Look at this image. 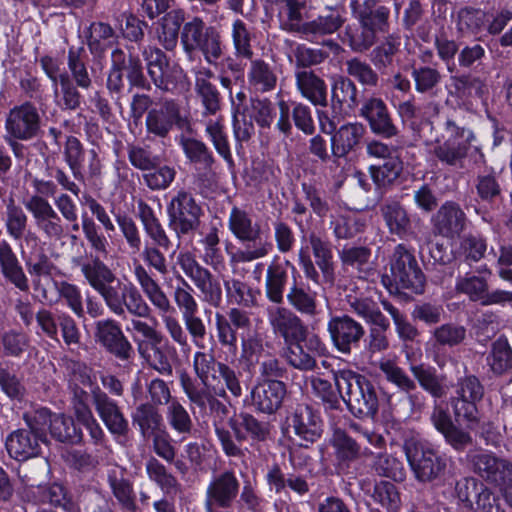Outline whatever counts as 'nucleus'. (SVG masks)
Segmentation results:
<instances>
[{
	"instance_id": "62",
	"label": "nucleus",
	"mask_w": 512,
	"mask_h": 512,
	"mask_svg": "<svg viewBox=\"0 0 512 512\" xmlns=\"http://www.w3.org/2000/svg\"><path fill=\"white\" fill-rule=\"evenodd\" d=\"M402 170L403 162L397 156L388 157L383 164L370 167L371 177L378 187L393 184L399 178Z\"/></svg>"
},
{
	"instance_id": "55",
	"label": "nucleus",
	"mask_w": 512,
	"mask_h": 512,
	"mask_svg": "<svg viewBox=\"0 0 512 512\" xmlns=\"http://www.w3.org/2000/svg\"><path fill=\"white\" fill-rule=\"evenodd\" d=\"M108 483L121 508L127 512H135L137 506L131 482L113 470L108 475Z\"/></svg>"
},
{
	"instance_id": "30",
	"label": "nucleus",
	"mask_w": 512,
	"mask_h": 512,
	"mask_svg": "<svg viewBox=\"0 0 512 512\" xmlns=\"http://www.w3.org/2000/svg\"><path fill=\"white\" fill-rule=\"evenodd\" d=\"M285 395L286 386L278 380L259 383L251 391L253 406L266 414L276 412L281 407Z\"/></svg>"
},
{
	"instance_id": "4",
	"label": "nucleus",
	"mask_w": 512,
	"mask_h": 512,
	"mask_svg": "<svg viewBox=\"0 0 512 512\" xmlns=\"http://www.w3.org/2000/svg\"><path fill=\"white\" fill-rule=\"evenodd\" d=\"M179 380L181 388L190 403L196 405L210 417L224 453L230 457L242 456L243 451L234 442L231 432L225 427L227 419H230L227 405L220 401L218 396L211 394L209 390L201 388L200 384L188 373H181Z\"/></svg>"
},
{
	"instance_id": "64",
	"label": "nucleus",
	"mask_w": 512,
	"mask_h": 512,
	"mask_svg": "<svg viewBox=\"0 0 512 512\" xmlns=\"http://www.w3.org/2000/svg\"><path fill=\"white\" fill-rule=\"evenodd\" d=\"M487 363L496 374H502L512 368V349L504 338L493 342Z\"/></svg>"
},
{
	"instance_id": "53",
	"label": "nucleus",
	"mask_w": 512,
	"mask_h": 512,
	"mask_svg": "<svg viewBox=\"0 0 512 512\" xmlns=\"http://www.w3.org/2000/svg\"><path fill=\"white\" fill-rule=\"evenodd\" d=\"M231 38L234 47V55L237 58L252 59V41L254 33L243 20L237 18L232 22Z\"/></svg>"
},
{
	"instance_id": "26",
	"label": "nucleus",
	"mask_w": 512,
	"mask_h": 512,
	"mask_svg": "<svg viewBox=\"0 0 512 512\" xmlns=\"http://www.w3.org/2000/svg\"><path fill=\"white\" fill-rule=\"evenodd\" d=\"M467 222L465 212L453 201L444 202L431 217L434 234L451 240L460 236Z\"/></svg>"
},
{
	"instance_id": "44",
	"label": "nucleus",
	"mask_w": 512,
	"mask_h": 512,
	"mask_svg": "<svg viewBox=\"0 0 512 512\" xmlns=\"http://www.w3.org/2000/svg\"><path fill=\"white\" fill-rule=\"evenodd\" d=\"M286 298L289 305L302 315L316 318L322 312L317 292L311 291L303 285L293 284L289 288Z\"/></svg>"
},
{
	"instance_id": "1",
	"label": "nucleus",
	"mask_w": 512,
	"mask_h": 512,
	"mask_svg": "<svg viewBox=\"0 0 512 512\" xmlns=\"http://www.w3.org/2000/svg\"><path fill=\"white\" fill-rule=\"evenodd\" d=\"M82 229L91 248L98 254L87 259L83 256L73 257V267L80 269L85 282L103 299L107 308L117 316L126 313L136 318H147L151 314V307L141 292L132 283H123L113 270L106 265L100 256L108 254V241L98 231L92 220L84 219Z\"/></svg>"
},
{
	"instance_id": "58",
	"label": "nucleus",
	"mask_w": 512,
	"mask_h": 512,
	"mask_svg": "<svg viewBox=\"0 0 512 512\" xmlns=\"http://www.w3.org/2000/svg\"><path fill=\"white\" fill-rule=\"evenodd\" d=\"M377 0H355L354 4L357 6H364V8H354V13L358 21H362V17L367 18L369 27L374 30V33L384 32L387 26L389 10L386 7H378L372 10V6Z\"/></svg>"
},
{
	"instance_id": "48",
	"label": "nucleus",
	"mask_w": 512,
	"mask_h": 512,
	"mask_svg": "<svg viewBox=\"0 0 512 512\" xmlns=\"http://www.w3.org/2000/svg\"><path fill=\"white\" fill-rule=\"evenodd\" d=\"M371 250L364 246H345L339 251V259L343 267L357 270L359 278H367L372 269Z\"/></svg>"
},
{
	"instance_id": "49",
	"label": "nucleus",
	"mask_w": 512,
	"mask_h": 512,
	"mask_svg": "<svg viewBox=\"0 0 512 512\" xmlns=\"http://www.w3.org/2000/svg\"><path fill=\"white\" fill-rule=\"evenodd\" d=\"M311 385L315 394L321 398L324 408L332 420L340 418L342 399L339 391L334 390L330 381L319 376L311 377Z\"/></svg>"
},
{
	"instance_id": "42",
	"label": "nucleus",
	"mask_w": 512,
	"mask_h": 512,
	"mask_svg": "<svg viewBox=\"0 0 512 512\" xmlns=\"http://www.w3.org/2000/svg\"><path fill=\"white\" fill-rule=\"evenodd\" d=\"M137 209V215L143 229L152 243L165 250L169 249L171 241L160 220L156 217L154 210L143 200L138 201Z\"/></svg>"
},
{
	"instance_id": "2",
	"label": "nucleus",
	"mask_w": 512,
	"mask_h": 512,
	"mask_svg": "<svg viewBox=\"0 0 512 512\" xmlns=\"http://www.w3.org/2000/svg\"><path fill=\"white\" fill-rule=\"evenodd\" d=\"M133 275L144 297L157 312L171 341L179 347L180 352L188 357L192 351L185 325L176 317V308L168 294L152 274L140 263H134Z\"/></svg>"
},
{
	"instance_id": "60",
	"label": "nucleus",
	"mask_w": 512,
	"mask_h": 512,
	"mask_svg": "<svg viewBox=\"0 0 512 512\" xmlns=\"http://www.w3.org/2000/svg\"><path fill=\"white\" fill-rule=\"evenodd\" d=\"M371 468L380 477L390 478L394 481L405 479L403 463L388 453H378L372 461Z\"/></svg>"
},
{
	"instance_id": "34",
	"label": "nucleus",
	"mask_w": 512,
	"mask_h": 512,
	"mask_svg": "<svg viewBox=\"0 0 512 512\" xmlns=\"http://www.w3.org/2000/svg\"><path fill=\"white\" fill-rule=\"evenodd\" d=\"M0 270L4 279L21 292H28L29 280L17 255L7 241L0 243Z\"/></svg>"
},
{
	"instance_id": "51",
	"label": "nucleus",
	"mask_w": 512,
	"mask_h": 512,
	"mask_svg": "<svg viewBox=\"0 0 512 512\" xmlns=\"http://www.w3.org/2000/svg\"><path fill=\"white\" fill-rule=\"evenodd\" d=\"M160 342L138 341L137 351L139 355L156 371L162 375L172 373V365Z\"/></svg>"
},
{
	"instance_id": "12",
	"label": "nucleus",
	"mask_w": 512,
	"mask_h": 512,
	"mask_svg": "<svg viewBox=\"0 0 512 512\" xmlns=\"http://www.w3.org/2000/svg\"><path fill=\"white\" fill-rule=\"evenodd\" d=\"M24 420L27 426H31L36 431H47L50 435L60 442L79 443L83 439L80 430L75 426L71 417L64 414L51 413L47 408H39L31 413L24 414Z\"/></svg>"
},
{
	"instance_id": "23",
	"label": "nucleus",
	"mask_w": 512,
	"mask_h": 512,
	"mask_svg": "<svg viewBox=\"0 0 512 512\" xmlns=\"http://www.w3.org/2000/svg\"><path fill=\"white\" fill-rule=\"evenodd\" d=\"M240 483L233 471H224L215 476L205 492L204 508L213 512V508H229L239 493Z\"/></svg>"
},
{
	"instance_id": "19",
	"label": "nucleus",
	"mask_w": 512,
	"mask_h": 512,
	"mask_svg": "<svg viewBox=\"0 0 512 512\" xmlns=\"http://www.w3.org/2000/svg\"><path fill=\"white\" fill-rule=\"evenodd\" d=\"M41 117L36 106L24 102L9 110L5 119V133L29 141L35 138L40 131Z\"/></svg>"
},
{
	"instance_id": "33",
	"label": "nucleus",
	"mask_w": 512,
	"mask_h": 512,
	"mask_svg": "<svg viewBox=\"0 0 512 512\" xmlns=\"http://www.w3.org/2000/svg\"><path fill=\"white\" fill-rule=\"evenodd\" d=\"M344 22L341 11L330 8L316 18L305 22L301 36L307 41L317 42L319 38L337 32Z\"/></svg>"
},
{
	"instance_id": "18",
	"label": "nucleus",
	"mask_w": 512,
	"mask_h": 512,
	"mask_svg": "<svg viewBox=\"0 0 512 512\" xmlns=\"http://www.w3.org/2000/svg\"><path fill=\"white\" fill-rule=\"evenodd\" d=\"M142 54L154 85L163 91L173 90L183 76L181 67L170 63L164 52L156 47H145Z\"/></svg>"
},
{
	"instance_id": "37",
	"label": "nucleus",
	"mask_w": 512,
	"mask_h": 512,
	"mask_svg": "<svg viewBox=\"0 0 512 512\" xmlns=\"http://www.w3.org/2000/svg\"><path fill=\"white\" fill-rule=\"evenodd\" d=\"M296 87L300 94L315 106H326L327 86L323 79L311 70L295 71Z\"/></svg>"
},
{
	"instance_id": "14",
	"label": "nucleus",
	"mask_w": 512,
	"mask_h": 512,
	"mask_svg": "<svg viewBox=\"0 0 512 512\" xmlns=\"http://www.w3.org/2000/svg\"><path fill=\"white\" fill-rule=\"evenodd\" d=\"M177 263L184 274L200 291L203 301L217 307L222 301V288L220 282L205 267L199 264L190 252H181L177 256Z\"/></svg>"
},
{
	"instance_id": "22",
	"label": "nucleus",
	"mask_w": 512,
	"mask_h": 512,
	"mask_svg": "<svg viewBox=\"0 0 512 512\" xmlns=\"http://www.w3.org/2000/svg\"><path fill=\"white\" fill-rule=\"evenodd\" d=\"M48 443L44 432L36 431L31 426L12 431L5 440L9 456L17 461H26L41 453L42 445Z\"/></svg>"
},
{
	"instance_id": "36",
	"label": "nucleus",
	"mask_w": 512,
	"mask_h": 512,
	"mask_svg": "<svg viewBox=\"0 0 512 512\" xmlns=\"http://www.w3.org/2000/svg\"><path fill=\"white\" fill-rule=\"evenodd\" d=\"M365 132V126L359 122H350L340 126L330 139L333 156L345 157L360 143Z\"/></svg>"
},
{
	"instance_id": "61",
	"label": "nucleus",
	"mask_w": 512,
	"mask_h": 512,
	"mask_svg": "<svg viewBox=\"0 0 512 512\" xmlns=\"http://www.w3.org/2000/svg\"><path fill=\"white\" fill-rule=\"evenodd\" d=\"M56 104L61 110H76L81 105V95L67 74L60 76V82L54 86Z\"/></svg>"
},
{
	"instance_id": "39",
	"label": "nucleus",
	"mask_w": 512,
	"mask_h": 512,
	"mask_svg": "<svg viewBox=\"0 0 512 512\" xmlns=\"http://www.w3.org/2000/svg\"><path fill=\"white\" fill-rule=\"evenodd\" d=\"M203 388L209 390L211 394H215V396L223 399H227V391L235 398L242 395V387L238 374L225 363L218 365L216 373L211 377L206 387Z\"/></svg>"
},
{
	"instance_id": "17",
	"label": "nucleus",
	"mask_w": 512,
	"mask_h": 512,
	"mask_svg": "<svg viewBox=\"0 0 512 512\" xmlns=\"http://www.w3.org/2000/svg\"><path fill=\"white\" fill-rule=\"evenodd\" d=\"M286 432L299 440V445L308 447L317 441L322 433L319 414L307 404H298L286 417Z\"/></svg>"
},
{
	"instance_id": "47",
	"label": "nucleus",
	"mask_w": 512,
	"mask_h": 512,
	"mask_svg": "<svg viewBox=\"0 0 512 512\" xmlns=\"http://www.w3.org/2000/svg\"><path fill=\"white\" fill-rule=\"evenodd\" d=\"M148 478L166 495L176 494L181 490L177 478L158 459L151 457L145 464Z\"/></svg>"
},
{
	"instance_id": "41",
	"label": "nucleus",
	"mask_w": 512,
	"mask_h": 512,
	"mask_svg": "<svg viewBox=\"0 0 512 512\" xmlns=\"http://www.w3.org/2000/svg\"><path fill=\"white\" fill-rule=\"evenodd\" d=\"M330 443L334 449L337 468L342 473H347L350 464L360 456V445L345 431L334 429Z\"/></svg>"
},
{
	"instance_id": "9",
	"label": "nucleus",
	"mask_w": 512,
	"mask_h": 512,
	"mask_svg": "<svg viewBox=\"0 0 512 512\" xmlns=\"http://www.w3.org/2000/svg\"><path fill=\"white\" fill-rule=\"evenodd\" d=\"M391 277H382V283L394 282L396 288L407 289L414 293H422L425 286V276L411 250L404 244L395 246L389 260Z\"/></svg>"
},
{
	"instance_id": "6",
	"label": "nucleus",
	"mask_w": 512,
	"mask_h": 512,
	"mask_svg": "<svg viewBox=\"0 0 512 512\" xmlns=\"http://www.w3.org/2000/svg\"><path fill=\"white\" fill-rule=\"evenodd\" d=\"M228 226L231 233L238 240L252 243L232 253L230 256L231 264L252 262L266 257L273 250L272 242L260 237V225L253 222L246 211L237 207L232 208Z\"/></svg>"
},
{
	"instance_id": "11",
	"label": "nucleus",
	"mask_w": 512,
	"mask_h": 512,
	"mask_svg": "<svg viewBox=\"0 0 512 512\" xmlns=\"http://www.w3.org/2000/svg\"><path fill=\"white\" fill-rule=\"evenodd\" d=\"M181 42L186 52L200 51L211 65L216 64L223 53L220 33L198 17L184 24Z\"/></svg>"
},
{
	"instance_id": "40",
	"label": "nucleus",
	"mask_w": 512,
	"mask_h": 512,
	"mask_svg": "<svg viewBox=\"0 0 512 512\" xmlns=\"http://www.w3.org/2000/svg\"><path fill=\"white\" fill-rule=\"evenodd\" d=\"M247 79L255 92L267 93L276 88L278 74L274 65L263 59H251Z\"/></svg>"
},
{
	"instance_id": "20",
	"label": "nucleus",
	"mask_w": 512,
	"mask_h": 512,
	"mask_svg": "<svg viewBox=\"0 0 512 512\" xmlns=\"http://www.w3.org/2000/svg\"><path fill=\"white\" fill-rule=\"evenodd\" d=\"M266 315L273 333L283 338L285 343L305 340L307 327L302 319L289 308L271 305L266 308Z\"/></svg>"
},
{
	"instance_id": "57",
	"label": "nucleus",
	"mask_w": 512,
	"mask_h": 512,
	"mask_svg": "<svg viewBox=\"0 0 512 512\" xmlns=\"http://www.w3.org/2000/svg\"><path fill=\"white\" fill-rule=\"evenodd\" d=\"M205 132L217 153L229 164L233 163L228 137L224 131L223 117L204 121Z\"/></svg>"
},
{
	"instance_id": "31",
	"label": "nucleus",
	"mask_w": 512,
	"mask_h": 512,
	"mask_svg": "<svg viewBox=\"0 0 512 512\" xmlns=\"http://www.w3.org/2000/svg\"><path fill=\"white\" fill-rule=\"evenodd\" d=\"M379 211L390 234L401 239L413 234L411 217L399 201L385 200Z\"/></svg>"
},
{
	"instance_id": "38",
	"label": "nucleus",
	"mask_w": 512,
	"mask_h": 512,
	"mask_svg": "<svg viewBox=\"0 0 512 512\" xmlns=\"http://www.w3.org/2000/svg\"><path fill=\"white\" fill-rule=\"evenodd\" d=\"M179 117L177 105L173 101H164L160 107L151 109L146 117L149 133L165 137Z\"/></svg>"
},
{
	"instance_id": "25",
	"label": "nucleus",
	"mask_w": 512,
	"mask_h": 512,
	"mask_svg": "<svg viewBox=\"0 0 512 512\" xmlns=\"http://www.w3.org/2000/svg\"><path fill=\"white\" fill-rule=\"evenodd\" d=\"M327 330L334 347L343 354H350L365 334L362 324L348 315L332 317Z\"/></svg>"
},
{
	"instance_id": "27",
	"label": "nucleus",
	"mask_w": 512,
	"mask_h": 512,
	"mask_svg": "<svg viewBox=\"0 0 512 512\" xmlns=\"http://www.w3.org/2000/svg\"><path fill=\"white\" fill-rule=\"evenodd\" d=\"M301 243V247H308V251H312L316 265L321 271L323 281L333 285L335 282V266L331 242L324 234L311 231L303 233Z\"/></svg>"
},
{
	"instance_id": "59",
	"label": "nucleus",
	"mask_w": 512,
	"mask_h": 512,
	"mask_svg": "<svg viewBox=\"0 0 512 512\" xmlns=\"http://www.w3.org/2000/svg\"><path fill=\"white\" fill-rule=\"evenodd\" d=\"M302 0H283L279 9V19L284 30L297 32L302 35L304 23L302 21Z\"/></svg>"
},
{
	"instance_id": "56",
	"label": "nucleus",
	"mask_w": 512,
	"mask_h": 512,
	"mask_svg": "<svg viewBox=\"0 0 512 512\" xmlns=\"http://www.w3.org/2000/svg\"><path fill=\"white\" fill-rule=\"evenodd\" d=\"M166 421L169 427L182 438H186L193 430V421L187 409L178 399H173L166 407Z\"/></svg>"
},
{
	"instance_id": "8",
	"label": "nucleus",
	"mask_w": 512,
	"mask_h": 512,
	"mask_svg": "<svg viewBox=\"0 0 512 512\" xmlns=\"http://www.w3.org/2000/svg\"><path fill=\"white\" fill-rule=\"evenodd\" d=\"M447 138L437 142L433 147V154L442 163L454 168H465V162L472 149L475 134L468 128L458 126L453 120L447 119L444 124Z\"/></svg>"
},
{
	"instance_id": "52",
	"label": "nucleus",
	"mask_w": 512,
	"mask_h": 512,
	"mask_svg": "<svg viewBox=\"0 0 512 512\" xmlns=\"http://www.w3.org/2000/svg\"><path fill=\"white\" fill-rule=\"evenodd\" d=\"M180 146L191 163L205 171L211 170L215 159L204 142L190 137H181Z\"/></svg>"
},
{
	"instance_id": "29",
	"label": "nucleus",
	"mask_w": 512,
	"mask_h": 512,
	"mask_svg": "<svg viewBox=\"0 0 512 512\" xmlns=\"http://www.w3.org/2000/svg\"><path fill=\"white\" fill-rule=\"evenodd\" d=\"M195 77V92L204 108L203 116H216L221 108V96L216 86L211 82L214 78L213 71L199 65L192 70Z\"/></svg>"
},
{
	"instance_id": "7",
	"label": "nucleus",
	"mask_w": 512,
	"mask_h": 512,
	"mask_svg": "<svg viewBox=\"0 0 512 512\" xmlns=\"http://www.w3.org/2000/svg\"><path fill=\"white\" fill-rule=\"evenodd\" d=\"M404 450L415 479L422 483L441 480L451 462L448 456L426 441L410 439L405 442Z\"/></svg>"
},
{
	"instance_id": "63",
	"label": "nucleus",
	"mask_w": 512,
	"mask_h": 512,
	"mask_svg": "<svg viewBox=\"0 0 512 512\" xmlns=\"http://www.w3.org/2000/svg\"><path fill=\"white\" fill-rule=\"evenodd\" d=\"M286 282L287 273L280 265L269 266L265 281L266 297L275 304H281L284 299Z\"/></svg>"
},
{
	"instance_id": "24",
	"label": "nucleus",
	"mask_w": 512,
	"mask_h": 512,
	"mask_svg": "<svg viewBox=\"0 0 512 512\" xmlns=\"http://www.w3.org/2000/svg\"><path fill=\"white\" fill-rule=\"evenodd\" d=\"M94 337L97 343L102 345L116 358L126 361L133 354V347L124 335L119 323L114 319H103L95 323Z\"/></svg>"
},
{
	"instance_id": "54",
	"label": "nucleus",
	"mask_w": 512,
	"mask_h": 512,
	"mask_svg": "<svg viewBox=\"0 0 512 512\" xmlns=\"http://www.w3.org/2000/svg\"><path fill=\"white\" fill-rule=\"evenodd\" d=\"M358 89L354 82L346 77H339L332 85V104L335 108L339 105L340 108L354 111L359 106Z\"/></svg>"
},
{
	"instance_id": "32",
	"label": "nucleus",
	"mask_w": 512,
	"mask_h": 512,
	"mask_svg": "<svg viewBox=\"0 0 512 512\" xmlns=\"http://www.w3.org/2000/svg\"><path fill=\"white\" fill-rule=\"evenodd\" d=\"M93 402L99 417L112 434L124 435L127 432L128 421L114 400L98 390L93 392Z\"/></svg>"
},
{
	"instance_id": "16",
	"label": "nucleus",
	"mask_w": 512,
	"mask_h": 512,
	"mask_svg": "<svg viewBox=\"0 0 512 512\" xmlns=\"http://www.w3.org/2000/svg\"><path fill=\"white\" fill-rule=\"evenodd\" d=\"M26 210L32 215L38 231L50 241H60L66 235L61 216L45 198L27 197L23 200Z\"/></svg>"
},
{
	"instance_id": "3",
	"label": "nucleus",
	"mask_w": 512,
	"mask_h": 512,
	"mask_svg": "<svg viewBox=\"0 0 512 512\" xmlns=\"http://www.w3.org/2000/svg\"><path fill=\"white\" fill-rule=\"evenodd\" d=\"M25 265L31 277L33 289L40 296L41 301L50 305L63 301L78 318L84 316L83 297L78 285L66 280H54L53 286L57 297L54 298L49 294L46 285L59 270L46 254L42 253L35 259L26 260Z\"/></svg>"
},
{
	"instance_id": "5",
	"label": "nucleus",
	"mask_w": 512,
	"mask_h": 512,
	"mask_svg": "<svg viewBox=\"0 0 512 512\" xmlns=\"http://www.w3.org/2000/svg\"><path fill=\"white\" fill-rule=\"evenodd\" d=\"M333 379L341 399L355 416L376 414L378 397L374 385L365 376L350 369H338L333 370Z\"/></svg>"
},
{
	"instance_id": "21",
	"label": "nucleus",
	"mask_w": 512,
	"mask_h": 512,
	"mask_svg": "<svg viewBox=\"0 0 512 512\" xmlns=\"http://www.w3.org/2000/svg\"><path fill=\"white\" fill-rule=\"evenodd\" d=\"M358 115L367 121L371 132L378 136L391 139L399 134L386 103L380 97L365 98Z\"/></svg>"
},
{
	"instance_id": "10",
	"label": "nucleus",
	"mask_w": 512,
	"mask_h": 512,
	"mask_svg": "<svg viewBox=\"0 0 512 512\" xmlns=\"http://www.w3.org/2000/svg\"><path fill=\"white\" fill-rule=\"evenodd\" d=\"M484 396V386L475 375L459 377L454 387L451 405L456 420L473 428L480 421L479 404Z\"/></svg>"
},
{
	"instance_id": "50",
	"label": "nucleus",
	"mask_w": 512,
	"mask_h": 512,
	"mask_svg": "<svg viewBox=\"0 0 512 512\" xmlns=\"http://www.w3.org/2000/svg\"><path fill=\"white\" fill-rule=\"evenodd\" d=\"M132 420L139 427L144 438H148L165 428L161 414L156 407L149 403L140 404L132 414Z\"/></svg>"
},
{
	"instance_id": "43",
	"label": "nucleus",
	"mask_w": 512,
	"mask_h": 512,
	"mask_svg": "<svg viewBox=\"0 0 512 512\" xmlns=\"http://www.w3.org/2000/svg\"><path fill=\"white\" fill-rule=\"evenodd\" d=\"M409 370L413 375L412 379L433 398L439 399L445 396L446 386L443 377L437 374L434 367L423 363L415 364L411 362Z\"/></svg>"
},
{
	"instance_id": "45",
	"label": "nucleus",
	"mask_w": 512,
	"mask_h": 512,
	"mask_svg": "<svg viewBox=\"0 0 512 512\" xmlns=\"http://www.w3.org/2000/svg\"><path fill=\"white\" fill-rule=\"evenodd\" d=\"M477 272L478 275L467 273L465 276H458L455 283V290L467 295L472 301H481L484 298V293L488 290L487 280L491 274L486 266L479 267Z\"/></svg>"
},
{
	"instance_id": "15",
	"label": "nucleus",
	"mask_w": 512,
	"mask_h": 512,
	"mask_svg": "<svg viewBox=\"0 0 512 512\" xmlns=\"http://www.w3.org/2000/svg\"><path fill=\"white\" fill-rule=\"evenodd\" d=\"M474 472L501 493L512 489V463L491 452L468 455Z\"/></svg>"
},
{
	"instance_id": "35",
	"label": "nucleus",
	"mask_w": 512,
	"mask_h": 512,
	"mask_svg": "<svg viewBox=\"0 0 512 512\" xmlns=\"http://www.w3.org/2000/svg\"><path fill=\"white\" fill-rule=\"evenodd\" d=\"M229 425L238 442L247 438L258 442L265 441L271 430L268 422L260 421L249 413H240L237 419L230 418Z\"/></svg>"
},
{
	"instance_id": "46",
	"label": "nucleus",
	"mask_w": 512,
	"mask_h": 512,
	"mask_svg": "<svg viewBox=\"0 0 512 512\" xmlns=\"http://www.w3.org/2000/svg\"><path fill=\"white\" fill-rule=\"evenodd\" d=\"M349 309L367 323L374 326H387V318L380 311L377 303L370 297L349 294L346 296Z\"/></svg>"
},
{
	"instance_id": "13",
	"label": "nucleus",
	"mask_w": 512,
	"mask_h": 512,
	"mask_svg": "<svg viewBox=\"0 0 512 512\" xmlns=\"http://www.w3.org/2000/svg\"><path fill=\"white\" fill-rule=\"evenodd\" d=\"M203 211L193 195L179 190L167 205L169 227L180 238L198 229Z\"/></svg>"
},
{
	"instance_id": "28",
	"label": "nucleus",
	"mask_w": 512,
	"mask_h": 512,
	"mask_svg": "<svg viewBox=\"0 0 512 512\" xmlns=\"http://www.w3.org/2000/svg\"><path fill=\"white\" fill-rule=\"evenodd\" d=\"M378 368L389 383L407 394L408 402L413 411H420L423 408L424 396L420 392H413L417 388L416 382L403 368L398 366L396 360L382 358L378 363Z\"/></svg>"
}]
</instances>
